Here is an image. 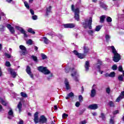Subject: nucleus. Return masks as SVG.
I'll return each mask as SVG.
<instances>
[{
	"mask_svg": "<svg viewBox=\"0 0 124 124\" xmlns=\"http://www.w3.org/2000/svg\"><path fill=\"white\" fill-rule=\"evenodd\" d=\"M69 71H71V75L74 80L76 81V82H78L79 81V79L78 78V77H79V73H78V71L77 70H75L74 68H70L69 67H66L65 68V72L66 73H68Z\"/></svg>",
	"mask_w": 124,
	"mask_h": 124,
	"instance_id": "f257e3e1",
	"label": "nucleus"
},
{
	"mask_svg": "<svg viewBox=\"0 0 124 124\" xmlns=\"http://www.w3.org/2000/svg\"><path fill=\"white\" fill-rule=\"evenodd\" d=\"M110 48L112 50V52L114 55L113 61H114L115 62H118L121 60V56L120 54H119V53H118L114 46H110Z\"/></svg>",
	"mask_w": 124,
	"mask_h": 124,
	"instance_id": "f03ea898",
	"label": "nucleus"
},
{
	"mask_svg": "<svg viewBox=\"0 0 124 124\" xmlns=\"http://www.w3.org/2000/svg\"><path fill=\"white\" fill-rule=\"evenodd\" d=\"M71 9L73 12L75 13L74 18L77 21H79V13H80V10L79 8L75 7L74 5H72Z\"/></svg>",
	"mask_w": 124,
	"mask_h": 124,
	"instance_id": "7ed1b4c3",
	"label": "nucleus"
},
{
	"mask_svg": "<svg viewBox=\"0 0 124 124\" xmlns=\"http://www.w3.org/2000/svg\"><path fill=\"white\" fill-rule=\"evenodd\" d=\"M93 22V19L90 17L89 19H86L85 22L83 23V26L84 28H89L90 30L92 29V22Z\"/></svg>",
	"mask_w": 124,
	"mask_h": 124,
	"instance_id": "20e7f679",
	"label": "nucleus"
},
{
	"mask_svg": "<svg viewBox=\"0 0 124 124\" xmlns=\"http://www.w3.org/2000/svg\"><path fill=\"white\" fill-rule=\"evenodd\" d=\"M38 70L43 73V74H45V75H48V74H50V71H49L46 67L42 66H39L38 67Z\"/></svg>",
	"mask_w": 124,
	"mask_h": 124,
	"instance_id": "39448f33",
	"label": "nucleus"
},
{
	"mask_svg": "<svg viewBox=\"0 0 124 124\" xmlns=\"http://www.w3.org/2000/svg\"><path fill=\"white\" fill-rule=\"evenodd\" d=\"M96 94V85L93 84L92 87L91 96V97H94Z\"/></svg>",
	"mask_w": 124,
	"mask_h": 124,
	"instance_id": "423d86ee",
	"label": "nucleus"
},
{
	"mask_svg": "<svg viewBox=\"0 0 124 124\" xmlns=\"http://www.w3.org/2000/svg\"><path fill=\"white\" fill-rule=\"evenodd\" d=\"M8 72H9L13 78H16L17 73H16L14 70L9 68L8 69Z\"/></svg>",
	"mask_w": 124,
	"mask_h": 124,
	"instance_id": "0eeeda50",
	"label": "nucleus"
},
{
	"mask_svg": "<svg viewBox=\"0 0 124 124\" xmlns=\"http://www.w3.org/2000/svg\"><path fill=\"white\" fill-rule=\"evenodd\" d=\"M39 122L40 124H46L47 123V118L44 115H42L40 117Z\"/></svg>",
	"mask_w": 124,
	"mask_h": 124,
	"instance_id": "6e6552de",
	"label": "nucleus"
},
{
	"mask_svg": "<svg viewBox=\"0 0 124 124\" xmlns=\"http://www.w3.org/2000/svg\"><path fill=\"white\" fill-rule=\"evenodd\" d=\"M64 28H70L73 29V28H75V24L73 23H67L63 25Z\"/></svg>",
	"mask_w": 124,
	"mask_h": 124,
	"instance_id": "1a4fd4ad",
	"label": "nucleus"
},
{
	"mask_svg": "<svg viewBox=\"0 0 124 124\" xmlns=\"http://www.w3.org/2000/svg\"><path fill=\"white\" fill-rule=\"evenodd\" d=\"M88 109H91V110H96L98 108V106L96 104H93L90 105L88 107Z\"/></svg>",
	"mask_w": 124,
	"mask_h": 124,
	"instance_id": "9d476101",
	"label": "nucleus"
},
{
	"mask_svg": "<svg viewBox=\"0 0 124 124\" xmlns=\"http://www.w3.org/2000/svg\"><path fill=\"white\" fill-rule=\"evenodd\" d=\"M6 27L7 29L9 30L11 33L13 34L15 32V30L14 29V28L12 27L10 24H7Z\"/></svg>",
	"mask_w": 124,
	"mask_h": 124,
	"instance_id": "9b49d317",
	"label": "nucleus"
},
{
	"mask_svg": "<svg viewBox=\"0 0 124 124\" xmlns=\"http://www.w3.org/2000/svg\"><path fill=\"white\" fill-rule=\"evenodd\" d=\"M124 98V91H122L120 96L116 99V102H120V101Z\"/></svg>",
	"mask_w": 124,
	"mask_h": 124,
	"instance_id": "f8f14e48",
	"label": "nucleus"
},
{
	"mask_svg": "<svg viewBox=\"0 0 124 124\" xmlns=\"http://www.w3.org/2000/svg\"><path fill=\"white\" fill-rule=\"evenodd\" d=\"M34 122L35 124H37L39 122V118H38V112H36L34 115Z\"/></svg>",
	"mask_w": 124,
	"mask_h": 124,
	"instance_id": "ddd939ff",
	"label": "nucleus"
},
{
	"mask_svg": "<svg viewBox=\"0 0 124 124\" xmlns=\"http://www.w3.org/2000/svg\"><path fill=\"white\" fill-rule=\"evenodd\" d=\"M26 72H27V73H28V74L30 75L31 78H33V76L32 75V74L31 71V67H30V66H27L26 68Z\"/></svg>",
	"mask_w": 124,
	"mask_h": 124,
	"instance_id": "4468645a",
	"label": "nucleus"
},
{
	"mask_svg": "<svg viewBox=\"0 0 124 124\" xmlns=\"http://www.w3.org/2000/svg\"><path fill=\"white\" fill-rule=\"evenodd\" d=\"M19 48L20 49V50H21V51H22V55L23 56H25V54H26V52H27V50L26 49V47H25V46H23V45H20L19 46Z\"/></svg>",
	"mask_w": 124,
	"mask_h": 124,
	"instance_id": "2eb2a0df",
	"label": "nucleus"
},
{
	"mask_svg": "<svg viewBox=\"0 0 124 124\" xmlns=\"http://www.w3.org/2000/svg\"><path fill=\"white\" fill-rule=\"evenodd\" d=\"M8 119H11L12 118H13L14 117V115H13V110H12V109L10 108L9 111L8 112Z\"/></svg>",
	"mask_w": 124,
	"mask_h": 124,
	"instance_id": "dca6fc26",
	"label": "nucleus"
},
{
	"mask_svg": "<svg viewBox=\"0 0 124 124\" xmlns=\"http://www.w3.org/2000/svg\"><path fill=\"white\" fill-rule=\"evenodd\" d=\"M15 28L17 30V31H19L21 32V33H24L25 32V30H24L23 28L21 27L20 26H16Z\"/></svg>",
	"mask_w": 124,
	"mask_h": 124,
	"instance_id": "f3484780",
	"label": "nucleus"
},
{
	"mask_svg": "<svg viewBox=\"0 0 124 124\" xmlns=\"http://www.w3.org/2000/svg\"><path fill=\"white\" fill-rule=\"evenodd\" d=\"M23 105L21 102H19L17 105V108H16V110L17 111V109H18L19 113L22 111V106Z\"/></svg>",
	"mask_w": 124,
	"mask_h": 124,
	"instance_id": "a211bd4d",
	"label": "nucleus"
},
{
	"mask_svg": "<svg viewBox=\"0 0 124 124\" xmlns=\"http://www.w3.org/2000/svg\"><path fill=\"white\" fill-rule=\"evenodd\" d=\"M64 83L66 90H69L70 89V86L69 85V82L67 79H65Z\"/></svg>",
	"mask_w": 124,
	"mask_h": 124,
	"instance_id": "6ab92c4d",
	"label": "nucleus"
},
{
	"mask_svg": "<svg viewBox=\"0 0 124 124\" xmlns=\"http://www.w3.org/2000/svg\"><path fill=\"white\" fill-rule=\"evenodd\" d=\"M42 41H44L45 44H49L50 41L46 37H43L42 38Z\"/></svg>",
	"mask_w": 124,
	"mask_h": 124,
	"instance_id": "aec40b11",
	"label": "nucleus"
},
{
	"mask_svg": "<svg viewBox=\"0 0 124 124\" xmlns=\"http://www.w3.org/2000/svg\"><path fill=\"white\" fill-rule=\"evenodd\" d=\"M51 9H52V6H49L46 8V16H48V15H49V13H51Z\"/></svg>",
	"mask_w": 124,
	"mask_h": 124,
	"instance_id": "412c9836",
	"label": "nucleus"
},
{
	"mask_svg": "<svg viewBox=\"0 0 124 124\" xmlns=\"http://www.w3.org/2000/svg\"><path fill=\"white\" fill-rule=\"evenodd\" d=\"M85 67L86 71H89V67H90V62H88V61L86 62Z\"/></svg>",
	"mask_w": 124,
	"mask_h": 124,
	"instance_id": "4be33fe9",
	"label": "nucleus"
},
{
	"mask_svg": "<svg viewBox=\"0 0 124 124\" xmlns=\"http://www.w3.org/2000/svg\"><path fill=\"white\" fill-rule=\"evenodd\" d=\"M102 64L101 61H99L97 64L95 65V67L98 69H100V65Z\"/></svg>",
	"mask_w": 124,
	"mask_h": 124,
	"instance_id": "5701e85b",
	"label": "nucleus"
},
{
	"mask_svg": "<svg viewBox=\"0 0 124 124\" xmlns=\"http://www.w3.org/2000/svg\"><path fill=\"white\" fill-rule=\"evenodd\" d=\"M74 96V93H73L71 92L69 94H68L67 96L65 97L66 99H69L70 97H72V96Z\"/></svg>",
	"mask_w": 124,
	"mask_h": 124,
	"instance_id": "b1692460",
	"label": "nucleus"
},
{
	"mask_svg": "<svg viewBox=\"0 0 124 124\" xmlns=\"http://www.w3.org/2000/svg\"><path fill=\"white\" fill-rule=\"evenodd\" d=\"M78 57L79 59H84V58H85V57H86V55H85L84 53V54L78 53Z\"/></svg>",
	"mask_w": 124,
	"mask_h": 124,
	"instance_id": "393cba45",
	"label": "nucleus"
},
{
	"mask_svg": "<svg viewBox=\"0 0 124 124\" xmlns=\"http://www.w3.org/2000/svg\"><path fill=\"white\" fill-rule=\"evenodd\" d=\"M0 102H1V104L2 105H4V106H6L7 105V102H6L5 101L3 100L2 98H0Z\"/></svg>",
	"mask_w": 124,
	"mask_h": 124,
	"instance_id": "a878e982",
	"label": "nucleus"
},
{
	"mask_svg": "<svg viewBox=\"0 0 124 124\" xmlns=\"http://www.w3.org/2000/svg\"><path fill=\"white\" fill-rule=\"evenodd\" d=\"M89 52V47L87 46L84 47V54L86 55V54H88V52Z\"/></svg>",
	"mask_w": 124,
	"mask_h": 124,
	"instance_id": "bb28decb",
	"label": "nucleus"
},
{
	"mask_svg": "<svg viewBox=\"0 0 124 124\" xmlns=\"http://www.w3.org/2000/svg\"><path fill=\"white\" fill-rule=\"evenodd\" d=\"M101 28H102V26H97L95 29V31H99L101 30Z\"/></svg>",
	"mask_w": 124,
	"mask_h": 124,
	"instance_id": "cd10ccee",
	"label": "nucleus"
},
{
	"mask_svg": "<svg viewBox=\"0 0 124 124\" xmlns=\"http://www.w3.org/2000/svg\"><path fill=\"white\" fill-rule=\"evenodd\" d=\"M105 18H106V16H102L100 17V23H103L104 22V20L105 19Z\"/></svg>",
	"mask_w": 124,
	"mask_h": 124,
	"instance_id": "c85d7f7f",
	"label": "nucleus"
},
{
	"mask_svg": "<svg viewBox=\"0 0 124 124\" xmlns=\"http://www.w3.org/2000/svg\"><path fill=\"white\" fill-rule=\"evenodd\" d=\"M20 95L22 96V97H24L26 98V97H28V95H27V93H25L24 92H21L20 93Z\"/></svg>",
	"mask_w": 124,
	"mask_h": 124,
	"instance_id": "c756f323",
	"label": "nucleus"
},
{
	"mask_svg": "<svg viewBox=\"0 0 124 124\" xmlns=\"http://www.w3.org/2000/svg\"><path fill=\"white\" fill-rule=\"evenodd\" d=\"M118 70L119 71H120V72H123V75L124 76V71L123 70V66L122 65H120L119 67H118Z\"/></svg>",
	"mask_w": 124,
	"mask_h": 124,
	"instance_id": "7c9ffc66",
	"label": "nucleus"
},
{
	"mask_svg": "<svg viewBox=\"0 0 124 124\" xmlns=\"http://www.w3.org/2000/svg\"><path fill=\"white\" fill-rule=\"evenodd\" d=\"M31 59H32V60H33L34 62H37L38 60H37V57L36 56H34L33 55H32L31 57Z\"/></svg>",
	"mask_w": 124,
	"mask_h": 124,
	"instance_id": "2f4dec72",
	"label": "nucleus"
},
{
	"mask_svg": "<svg viewBox=\"0 0 124 124\" xmlns=\"http://www.w3.org/2000/svg\"><path fill=\"white\" fill-rule=\"evenodd\" d=\"M28 32H30V33H32V34H34V33H35V32H34V31H32V29H31V28H29L28 30Z\"/></svg>",
	"mask_w": 124,
	"mask_h": 124,
	"instance_id": "473e14b6",
	"label": "nucleus"
},
{
	"mask_svg": "<svg viewBox=\"0 0 124 124\" xmlns=\"http://www.w3.org/2000/svg\"><path fill=\"white\" fill-rule=\"evenodd\" d=\"M106 20L108 23H111V22H112V18L110 16H108Z\"/></svg>",
	"mask_w": 124,
	"mask_h": 124,
	"instance_id": "72a5a7b5",
	"label": "nucleus"
},
{
	"mask_svg": "<svg viewBox=\"0 0 124 124\" xmlns=\"http://www.w3.org/2000/svg\"><path fill=\"white\" fill-rule=\"evenodd\" d=\"M5 57L7 58V59H10L11 58V54H8L6 52L4 54Z\"/></svg>",
	"mask_w": 124,
	"mask_h": 124,
	"instance_id": "f704fd0d",
	"label": "nucleus"
},
{
	"mask_svg": "<svg viewBox=\"0 0 124 124\" xmlns=\"http://www.w3.org/2000/svg\"><path fill=\"white\" fill-rule=\"evenodd\" d=\"M24 5L25 7H26L27 9H30V5H29V3H27V1L24 2Z\"/></svg>",
	"mask_w": 124,
	"mask_h": 124,
	"instance_id": "c9c22d12",
	"label": "nucleus"
},
{
	"mask_svg": "<svg viewBox=\"0 0 124 124\" xmlns=\"http://www.w3.org/2000/svg\"><path fill=\"white\" fill-rule=\"evenodd\" d=\"M105 38L107 41H109V40H110V35L106 34L105 36Z\"/></svg>",
	"mask_w": 124,
	"mask_h": 124,
	"instance_id": "e433bc0d",
	"label": "nucleus"
},
{
	"mask_svg": "<svg viewBox=\"0 0 124 124\" xmlns=\"http://www.w3.org/2000/svg\"><path fill=\"white\" fill-rule=\"evenodd\" d=\"M115 75L116 74H115V72H112L109 74V77L114 78Z\"/></svg>",
	"mask_w": 124,
	"mask_h": 124,
	"instance_id": "4c0bfd02",
	"label": "nucleus"
},
{
	"mask_svg": "<svg viewBox=\"0 0 124 124\" xmlns=\"http://www.w3.org/2000/svg\"><path fill=\"white\" fill-rule=\"evenodd\" d=\"M100 118H101L102 120H105V115L103 113H101V115L100 116Z\"/></svg>",
	"mask_w": 124,
	"mask_h": 124,
	"instance_id": "58836bf2",
	"label": "nucleus"
},
{
	"mask_svg": "<svg viewBox=\"0 0 124 124\" xmlns=\"http://www.w3.org/2000/svg\"><path fill=\"white\" fill-rule=\"evenodd\" d=\"M108 105L110 107H114V102H113V101H110L108 103Z\"/></svg>",
	"mask_w": 124,
	"mask_h": 124,
	"instance_id": "ea45409f",
	"label": "nucleus"
},
{
	"mask_svg": "<svg viewBox=\"0 0 124 124\" xmlns=\"http://www.w3.org/2000/svg\"><path fill=\"white\" fill-rule=\"evenodd\" d=\"M78 100L79 102H82L83 101V96L82 95H79L78 96Z\"/></svg>",
	"mask_w": 124,
	"mask_h": 124,
	"instance_id": "a19ab883",
	"label": "nucleus"
},
{
	"mask_svg": "<svg viewBox=\"0 0 124 124\" xmlns=\"http://www.w3.org/2000/svg\"><path fill=\"white\" fill-rule=\"evenodd\" d=\"M68 117V114H65V113H63L62 115V118L63 119H66Z\"/></svg>",
	"mask_w": 124,
	"mask_h": 124,
	"instance_id": "79ce46f5",
	"label": "nucleus"
},
{
	"mask_svg": "<svg viewBox=\"0 0 124 124\" xmlns=\"http://www.w3.org/2000/svg\"><path fill=\"white\" fill-rule=\"evenodd\" d=\"M118 79L119 81H123L124 80V77H123V75H121L118 77Z\"/></svg>",
	"mask_w": 124,
	"mask_h": 124,
	"instance_id": "37998d69",
	"label": "nucleus"
},
{
	"mask_svg": "<svg viewBox=\"0 0 124 124\" xmlns=\"http://www.w3.org/2000/svg\"><path fill=\"white\" fill-rule=\"evenodd\" d=\"M106 93H108V94H109L110 93V92H111V89H110L109 87H107L106 88Z\"/></svg>",
	"mask_w": 124,
	"mask_h": 124,
	"instance_id": "c03bdc74",
	"label": "nucleus"
},
{
	"mask_svg": "<svg viewBox=\"0 0 124 124\" xmlns=\"http://www.w3.org/2000/svg\"><path fill=\"white\" fill-rule=\"evenodd\" d=\"M27 44H29V45H31L32 44V40L29 39L27 41Z\"/></svg>",
	"mask_w": 124,
	"mask_h": 124,
	"instance_id": "a18cd8bd",
	"label": "nucleus"
},
{
	"mask_svg": "<svg viewBox=\"0 0 124 124\" xmlns=\"http://www.w3.org/2000/svg\"><path fill=\"white\" fill-rule=\"evenodd\" d=\"M117 68L118 67L116 64L113 65L112 67V69H113V70H117Z\"/></svg>",
	"mask_w": 124,
	"mask_h": 124,
	"instance_id": "49530a36",
	"label": "nucleus"
},
{
	"mask_svg": "<svg viewBox=\"0 0 124 124\" xmlns=\"http://www.w3.org/2000/svg\"><path fill=\"white\" fill-rule=\"evenodd\" d=\"M41 57H42V59L43 60H45V59H46L47 58V56H46V55H45V54L42 53L41 54Z\"/></svg>",
	"mask_w": 124,
	"mask_h": 124,
	"instance_id": "de8ad7c7",
	"label": "nucleus"
},
{
	"mask_svg": "<svg viewBox=\"0 0 124 124\" xmlns=\"http://www.w3.org/2000/svg\"><path fill=\"white\" fill-rule=\"evenodd\" d=\"M6 66L9 67L11 66V64H10V62L8 61H6L5 63Z\"/></svg>",
	"mask_w": 124,
	"mask_h": 124,
	"instance_id": "09e8293b",
	"label": "nucleus"
},
{
	"mask_svg": "<svg viewBox=\"0 0 124 124\" xmlns=\"http://www.w3.org/2000/svg\"><path fill=\"white\" fill-rule=\"evenodd\" d=\"M94 31L93 30H89L88 31V33L90 34V35H93Z\"/></svg>",
	"mask_w": 124,
	"mask_h": 124,
	"instance_id": "8fccbe9b",
	"label": "nucleus"
},
{
	"mask_svg": "<svg viewBox=\"0 0 124 124\" xmlns=\"http://www.w3.org/2000/svg\"><path fill=\"white\" fill-rule=\"evenodd\" d=\"M110 124H115V121H114V119L111 118L109 122Z\"/></svg>",
	"mask_w": 124,
	"mask_h": 124,
	"instance_id": "3c124183",
	"label": "nucleus"
},
{
	"mask_svg": "<svg viewBox=\"0 0 124 124\" xmlns=\"http://www.w3.org/2000/svg\"><path fill=\"white\" fill-rule=\"evenodd\" d=\"M80 105H81V104H80V102H77L76 103V104H75V106L76 107H79V106H80Z\"/></svg>",
	"mask_w": 124,
	"mask_h": 124,
	"instance_id": "603ef678",
	"label": "nucleus"
},
{
	"mask_svg": "<svg viewBox=\"0 0 124 124\" xmlns=\"http://www.w3.org/2000/svg\"><path fill=\"white\" fill-rule=\"evenodd\" d=\"M32 19L33 20H37V16L36 15L33 16H32Z\"/></svg>",
	"mask_w": 124,
	"mask_h": 124,
	"instance_id": "864d4df0",
	"label": "nucleus"
},
{
	"mask_svg": "<svg viewBox=\"0 0 124 124\" xmlns=\"http://www.w3.org/2000/svg\"><path fill=\"white\" fill-rule=\"evenodd\" d=\"M0 15H1V16H5V14H4V13H3L2 12H0ZM0 19H1V17H0Z\"/></svg>",
	"mask_w": 124,
	"mask_h": 124,
	"instance_id": "5fc2aeb1",
	"label": "nucleus"
},
{
	"mask_svg": "<svg viewBox=\"0 0 124 124\" xmlns=\"http://www.w3.org/2000/svg\"><path fill=\"white\" fill-rule=\"evenodd\" d=\"M74 54H75V55H76V56H78V55H79V53H78V51H76V50H74Z\"/></svg>",
	"mask_w": 124,
	"mask_h": 124,
	"instance_id": "6e6d98bb",
	"label": "nucleus"
},
{
	"mask_svg": "<svg viewBox=\"0 0 124 124\" xmlns=\"http://www.w3.org/2000/svg\"><path fill=\"white\" fill-rule=\"evenodd\" d=\"M117 114H119V110H117L113 112V115H117Z\"/></svg>",
	"mask_w": 124,
	"mask_h": 124,
	"instance_id": "4d7b16f0",
	"label": "nucleus"
},
{
	"mask_svg": "<svg viewBox=\"0 0 124 124\" xmlns=\"http://www.w3.org/2000/svg\"><path fill=\"white\" fill-rule=\"evenodd\" d=\"M21 33L24 34V37H28V35L27 34V33H26V31H24V33Z\"/></svg>",
	"mask_w": 124,
	"mask_h": 124,
	"instance_id": "13d9d810",
	"label": "nucleus"
},
{
	"mask_svg": "<svg viewBox=\"0 0 124 124\" xmlns=\"http://www.w3.org/2000/svg\"><path fill=\"white\" fill-rule=\"evenodd\" d=\"M105 77H110V74L107 73L105 74Z\"/></svg>",
	"mask_w": 124,
	"mask_h": 124,
	"instance_id": "bf43d9fd",
	"label": "nucleus"
},
{
	"mask_svg": "<svg viewBox=\"0 0 124 124\" xmlns=\"http://www.w3.org/2000/svg\"><path fill=\"white\" fill-rule=\"evenodd\" d=\"M4 109L2 108V106H1V105H0V112H2V111H4Z\"/></svg>",
	"mask_w": 124,
	"mask_h": 124,
	"instance_id": "052dcab7",
	"label": "nucleus"
},
{
	"mask_svg": "<svg viewBox=\"0 0 124 124\" xmlns=\"http://www.w3.org/2000/svg\"><path fill=\"white\" fill-rule=\"evenodd\" d=\"M87 124V121L86 120H84L81 122H80V124Z\"/></svg>",
	"mask_w": 124,
	"mask_h": 124,
	"instance_id": "680f3d73",
	"label": "nucleus"
},
{
	"mask_svg": "<svg viewBox=\"0 0 124 124\" xmlns=\"http://www.w3.org/2000/svg\"><path fill=\"white\" fill-rule=\"evenodd\" d=\"M30 12H31V15H34V12L33 11V10L30 9Z\"/></svg>",
	"mask_w": 124,
	"mask_h": 124,
	"instance_id": "e2e57ef3",
	"label": "nucleus"
},
{
	"mask_svg": "<svg viewBox=\"0 0 124 124\" xmlns=\"http://www.w3.org/2000/svg\"><path fill=\"white\" fill-rule=\"evenodd\" d=\"M18 124H24V121H23V120L20 119Z\"/></svg>",
	"mask_w": 124,
	"mask_h": 124,
	"instance_id": "0e129e2a",
	"label": "nucleus"
},
{
	"mask_svg": "<svg viewBox=\"0 0 124 124\" xmlns=\"http://www.w3.org/2000/svg\"><path fill=\"white\" fill-rule=\"evenodd\" d=\"M7 2H8V3H11V2L12 1V0H6Z\"/></svg>",
	"mask_w": 124,
	"mask_h": 124,
	"instance_id": "69168bd1",
	"label": "nucleus"
},
{
	"mask_svg": "<svg viewBox=\"0 0 124 124\" xmlns=\"http://www.w3.org/2000/svg\"><path fill=\"white\" fill-rule=\"evenodd\" d=\"M54 110H58V106H54Z\"/></svg>",
	"mask_w": 124,
	"mask_h": 124,
	"instance_id": "338daca9",
	"label": "nucleus"
},
{
	"mask_svg": "<svg viewBox=\"0 0 124 124\" xmlns=\"http://www.w3.org/2000/svg\"><path fill=\"white\" fill-rule=\"evenodd\" d=\"M93 116H96L97 114L96 112H93L92 113Z\"/></svg>",
	"mask_w": 124,
	"mask_h": 124,
	"instance_id": "774afa93",
	"label": "nucleus"
}]
</instances>
